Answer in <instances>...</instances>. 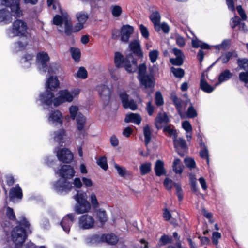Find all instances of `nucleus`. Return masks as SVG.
Masks as SVG:
<instances>
[{
	"mask_svg": "<svg viewBox=\"0 0 248 248\" xmlns=\"http://www.w3.org/2000/svg\"><path fill=\"white\" fill-rule=\"evenodd\" d=\"M163 130L164 132L168 133L169 135L173 137V139L177 137V132L175 129L171 128L169 125L165 126L164 127Z\"/></svg>",
	"mask_w": 248,
	"mask_h": 248,
	"instance_id": "nucleus-52",
	"label": "nucleus"
},
{
	"mask_svg": "<svg viewBox=\"0 0 248 248\" xmlns=\"http://www.w3.org/2000/svg\"><path fill=\"white\" fill-rule=\"evenodd\" d=\"M124 121L126 123H134L139 125L141 123V118L138 114L131 113L126 115Z\"/></svg>",
	"mask_w": 248,
	"mask_h": 248,
	"instance_id": "nucleus-29",
	"label": "nucleus"
},
{
	"mask_svg": "<svg viewBox=\"0 0 248 248\" xmlns=\"http://www.w3.org/2000/svg\"><path fill=\"white\" fill-rule=\"evenodd\" d=\"M112 15L115 17H119L122 12V9L119 5H112L111 7Z\"/></svg>",
	"mask_w": 248,
	"mask_h": 248,
	"instance_id": "nucleus-51",
	"label": "nucleus"
},
{
	"mask_svg": "<svg viewBox=\"0 0 248 248\" xmlns=\"http://www.w3.org/2000/svg\"><path fill=\"white\" fill-rule=\"evenodd\" d=\"M143 134L144 136V142L147 147L152 139V131L148 125H146L143 128Z\"/></svg>",
	"mask_w": 248,
	"mask_h": 248,
	"instance_id": "nucleus-39",
	"label": "nucleus"
},
{
	"mask_svg": "<svg viewBox=\"0 0 248 248\" xmlns=\"http://www.w3.org/2000/svg\"><path fill=\"white\" fill-rule=\"evenodd\" d=\"M96 89L101 99L105 101V103H108L110 98L111 89L105 85H100Z\"/></svg>",
	"mask_w": 248,
	"mask_h": 248,
	"instance_id": "nucleus-16",
	"label": "nucleus"
},
{
	"mask_svg": "<svg viewBox=\"0 0 248 248\" xmlns=\"http://www.w3.org/2000/svg\"><path fill=\"white\" fill-rule=\"evenodd\" d=\"M155 174L158 176H160L165 174V170L164 168V163L160 160L156 161L155 166Z\"/></svg>",
	"mask_w": 248,
	"mask_h": 248,
	"instance_id": "nucleus-36",
	"label": "nucleus"
},
{
	"mask_svg": "<svg viewBox=\"0 0 248 248\" xmlns=\"http://www.w3.org/2000/svg\"><path fill=\"white\" fill-rule=\"evenodd\" d=\"M28 27L27 23L22 20L15 21L12 26L6 30L8 37L13 38L15 37H26Z\"/></svg>",
	"mask_w": 248,
	"mask_h": 248,
	"instance_id": "nucleus-4",
	"label": "nucleus"
},
{
	"mask_svg": "<svg viewBox=\"0 0 248 248\" xmlns=\"http://www.w3.org/2000/svg\"><path fill=\"white\" fill-rule=\"evenodd\" d=\"M17 223L18 225L11 232L12 239L16 244V248H18L22 245L28 233H31V230L30 228V224L24 217L17 221Z\"/></svg>",
	"mask_w": 248,
	"mask_h": 248,
	"instance_id": "nucleus-2",
	"label": "nucleus"
},
{
	"mask_svg": "<svg viewBox=\"0 0 248 248\" xmlns=\"http://www.w3.org/2000/svg\"><path fill=\"white\" fill-rule=\"evenodd\" d=\"M78 23L73 27V32H77L82 29L84 24L88 18V14L84 12H80L76 14Z\"/></svg>",
	"mask_w": 248,
	"mask_h": 248,
	"instance_id": "nucleus-13",
	"label": "nucleus"
},
{
	"mask_svg": "<svg viewBox=\"0 0 248 248\" xmlns=\"http://www.w3.org/2000/svg\"><path fill=\"white\" fill-rule=\"evenodd\" d=\"M80 90L78 88H75L69 91L68 90H62L59 91V96L53 100V104L58 106L64 102H71L74 98L79 95Z\"/></svg>",
	"mask_w": 248,
	"mask_h": 248,
	"instance_id": "nucleus-6",
	"label": "nucleus"
},
{
	"mask_svg": "<svg viewBox=\"0 0 248 248\" xmlns=\"http://www.w3.org/2000/svg\"><path fill=\"white\" fill-rule=\"evenodd\" d=\"M57 156L58 159L65 163H69L73 159V155L68 149L63 148L57 152Z\"/></svg>",
	"mask_w": 248,
	"mask_h": 248,
	"instance_id": "nucleus-14",
	"label": "nucleus"
},
{
	"mask_svg": "<svg viewBox=\"0 0 248 248\" xmlns=\"http://www.w3.org/2000/svg\"><path fill=\"white\" fill-rule=\"evenodd\" d=\"M74 198L77 202V203L74 207V211L76 213L81 214L90 211L91 205L86 199V194L85 193L78 191Z\"/></svg>",
	"mask_w": 248,
	"mask_h": 248,
	"instance_id": "nucleus-7",
	"label": "nucleus"
},
{
	"mask_svg": "<svg viewBox=\"0 0 248 248\" xmlns=\"http://www.w3.org/2000/svg\"><path fill=\"white\" fill-rule=\"evenodd\" d=\"M90 201L91 207L92 206L93 209H96L98 208L100 204L97 200L96 195L95 193L92 192L91 193L89 197Z\"/></svg>",
	"mask_w": 248,
	"mask_h": 248,
	"instance_id": "nucleus-42",
	"label": "nucleus"
},
{
	"mask_svg": "<svg viewBox=\"0 0 248 248\" xmlns=\"http://www.w3.org/2000/svg\"><path fill=\"white\" fill-rule=\"evenodd\" d=\"M149 18L154 25L155 31H159V24L160 23L161 19L159 13L157 11L153 12L150 16Z\"/></svg>",
	"mask_w": 248,
	"mask_h": 248,
	"instance_id": "nucleus-25",
	"label": "nucleus"
},
{
	"mask_svg": "<svg viewBox=\"0 0 248 248\" xmlns=\"http://www.w3.org/2000/svg\"><path fill=\"white\" fill-rule=\"evenodd\" d=\"M48 122L52 124H60L62 123V114L59 110L52 111L48 118Z\"/></svg>",
	"mask_w": 248,
	"mask_h": 248,
	"instance_id": "nucleus-21",
	"label": "nucleus"
},
{
	"mask_svg": "<svg viewBox=\"0 0 248 248\" xmlns=\"http://www.w3.org/2000/svg\"><path fill=\"white\" fill-rule=\"evenodd\" d=\"M140 30L142 36L145 39H148L149 37V32L148 30L147 27H146L143 24H140Z\"/></svg>",
	"mask_w": 248,
	"mask_h": 248,
	"instance_id": "nucleus-56",
	"label": "nucleus"
},
{
	"mask_svg": "<svg viewBox=\"0 0 248 248\" xmlns=\"http://www.w3.org/2000/svg\"><path fill=\"white\" fill-rule=\"evenodd\" d=\"M95 220L93 216L89 214H84L78 218V227L82 230H89L94 228Z\"/></svg>",
	"mask_w": 248,
	"mask_h": 248,
	"instance_id": "nucleus-10",
	"label": "nucleus"
},
{
	"mask_svg": "<svg viewBox=\"0 0 248 248\" xmlns=\"http://www.w3.org/2000/svg\"><path fill=\"white\" fill-rule=\"evenodd\" d=\"M61 176L54 184V188L55 191L60 194H63L67 193L72 187V184L66 179H70L75 174L74 169L70 165H63L57 172Z\"/></svg>",
	"mask_w": 248,
	"mask_h": 248,
	"instance_id": "nucleus-1",
	"label": "nucleus"
},
{
	"mask_svg": "<svg viewBox=\"0 0 248 248\" xmlns=\"http://www.w3.org/2000/svg\"><path fill=\"white\" fill-rule=\"evenodd\" d=\"M134 31V28L129 25H123L121 29V40L127 43Z\"/></svg>",
	"mask_w": 248,
	"mask_h": 248,
	"instance_id": "nucleus-17",
	"label": "nucleus"
},
{
	"mask_svg": "<svg viewBox=\"0 0 248 248\" xmlns=\"http://www.w3.org/2000/svg\"><path fill=\"white\" fill-rule=\"evenodd\" d=\"M76 121L78 127V137L82 138L85 134V124H86V118L81 113H78L77 116Z\"/></svg>",
	"mask_w": 248,
	"mask_h": 248,
	"instance_id": "nucleus-15",
	"label": "nucleus"
},
{
	"mask_svg": "<svg viewBox=\"0 0 248 248\" xmlns=\"http://www.w3.org/2000/svg\"><path fill=\"white\" fill-rule=\"evenodd\" d=\"M232 76V74L230 72V71L229 70H225L224 71L222 72L220 74L218 77V81L219 83H216L215 84V86H217L220 83L229 80L230 78H231Z\"/></svg>",
	"mask_w": 248,
	"mask_h": 248,
	"instance_id": "nucleus-38",
	"label": "nucleus"
},
{
	"mask_svg": "<svg viewBox=\"0 0 248 248\" xmlns=\"http://www.w3.org/2000/svg\"><path fill=\"white\" fill-rule=\"evenodd\" d=\"M240 22V19L239 17L237 16H235L231 19L230 21V25L232 28L234 29L236 27L238 26Z\"/></svg>",
	"mask_w": 248,
	"mask_h": 248,
	"instance_id": "nucleus-61",
	"label": "nucleus"
},
{
	"mask_svg": "<svg viewBox=\"0 0 248 248\" xmlns=\"http://www.w3.org/2000/svg\"><path fill=\"white\" fill-rule=\"evenodd\" d=\"M59 81L56 77H50L49 78L46 84V88L53 91L59 86Z\"/></svg>",
	"mask_w": 248,
	"mask_h": 248,
	"instance_id": "nucleus-26",
	"label": "nucleus"
},
{
	"mask_svg": "<svg viewBox=\"0 0 248 248\" xmlns=\"http://www.w3.org/2000/svg\"><path fill=\"white\" fill-rule=\"evenodd\" d=\"M119 96L124 108H130L132 110H135L137 109L138 106L134 100L130 99L129 95L125 92L120 93Z\"/></svg>",
	"mask_w": 248,
	"mask_h": 248,
	"instance_id": "nucleus-12",
	"label": "nucleus"
},
{
	"mask_svg": "<svg viewBox=\"0 0 248 248\" xmlns=\"http://www.w3.org/2000/svg\"><path fill=\"white\" fill-rule=\"evenodd\" d=\"M151 170V163L146 162L141 164L140 166V170L142 175L148 173Z\"/></svg>",
	"mask_w": 248,
	"mask_h": 248,
	"instance_id": "nucleus-47",
	"label": "nucleus"
},
{
	"mask_svg": "<svg viewBox=\"0 0 248 248\" xmlns=\"http://www.w3.org/2000/svg\"><path fill=\"white\" fill-rule=\"evenodd\" d=\"M79 108L78 106L76 105H72L69 108V113L71 118L74 120L77 117L78 114L79 113Z\"/></svg>",
	"mask_w": 248,
	"mask_h": 248,
	"instance_id": "nucleus-49",
	"label": "nucleus"
},
{
	"mask_svg": "<svg viewBox=\"0 0 248 248\" xmlns=\"http://www.w3.org/2000/svg\"><path fill=\"white\" fill-rule=\"evenodd\" d=\"M187 115L188 117L193 118L197 116V113L196 110L194 109L192 105H191L187 109Z\"/></svg>",
	"mask_w": 248,
	"mask_h": 248,
	"instance_id": "nucleus-59",
	"label": "nucleus"
},
{
	"mask_svg": "<svg viewBox=\"0 0 248 248\" xmlns=\"http://www.w3.org/2000/svg\"><path fill=\"white\" fill-rule=\"evenodd\" d=\"M115 65L117 67H124L125 70L128 73H133L137 70L138 65L137 61L132 59L131 62L128 58L124 59L120 52H116L114 57Z\"/></svg>",
	"mask_w": 248,
	"mask_h": 248,
	"instance_id": "nucleus-5",
	"label": "nucleus"
},
{
	"mask_svg": "<svg viewBox=\"0 0 248 248\" xmlns=\"http://www.w3.org/2000/svg\"><path fill=\"white\" fill-rule=\"evenodd\" d=\"M176 43L180 47H183L185 45V41L184 38L181 36L176 34L175 35Z\"/></svg>",
	"mask_w": 248,
	"mask_h": 248,
	"instance_id": "nucleus-60",
	"label": "nucleus"
},
{
	"mask_svg": "<svg viewBox=\"0 0 248 248\" xmlns=\"http://www.w3.org/2000/svg\"><path fill=\"white\" fill-rule=\"evenodd\" d=\"M96 217L102 225L105 224L108 220V216L106 211L102 209H99L96 211Z\"/></svg>",
	"mask_w": 248,
	"mask_h": 248,
	"instance_id": "nucleus-35",
	"label": "nucleus"
},
{
	"mask_svg": "<svg viewBox=\"0 0 248 248\" xmlns=\"http://www.w3.org/2000/svg\"><path fill=\"white\" fill-rule=\"evenodd\" d=\"M189 182L191 185V187L192 190L194 191L195 192H196L198 190V188L197 186V179L196 176L195 174L193 173H190L189 174Z\"/></svg>",
	"mask_w": 248,
	"mask_h": 248,
	"instance_id": "nucleus-45",
	"label": "nucleus"
},
{
	"mask_svg": "<svg viewBox=\"0 0 248 248\" xmlns=\"http://www.w3.org/2000/svg\"><path fill=\"white\" fill-rule=\"evenodd\" d=\"M77 76L80 78L85 79L87 77V71L85 68L81 67L79 68Z\"/></svg>",
	"mask_w": 248,
	"mask_h": 248,
	"instance_id": "nucleus-55",
	"label": "nucleus"
},
{
	"mask_svg": "<svg viewBox=\"0 0 248 248\" xmlns=\"http://www.w3.org/2000/svg\"><path fill=\"white\" fill-rule=\"evenodd\" d=\"M173 142L176 148H180L182 149H186V141L182 138H174L173 139Z\"/></svg>",
	"mask_w": 248,
	"mask_h": 248,
	"instance_id": "nucleus-43",
	"label": "nucleus"
},
{
	"mask_svg": "<svg viewBox=\"0 0 248 248\" xmlns=\"http://www.w3.org/2000/svg\"><path fill=\"white\" fill-rule=\"evenodd\" d=\"M49 60L48 54L44 52L39 53L36 56V65L39 72L44 73L46 72L47 62Z\"/></svg>",
	"mask_w": 248,
	"mask_h": 248,
	"instance_id": "nucleus-11",
	"label": "nucleus"
},
{
	"mask_svg": "<svg viewBox=\"0 0 248 248\" xmlns=\"http://www.w3.org/2000/svg\"><path fill=\"white\" fill-rule=\"evenodd\" d=\"M13 4L11 7L12 9H15V14L17 16H20L22 15V12L19 8V0H7Z\"/></svg>",
	"mask_w": 248,
	"mask_h": 248,
	"instance_id": "nucleus-44",
	"label": "nucleus"
},
{
	"mask_svg": "<svg viewBox=\"0 0 248 248\" xmlns=\"http://www.w3.org/2000/svg\"><path fill=\"white\" fill-rule=\"evenodd\" d=\"M232 57H237L235 52H227L222 54L217 60V61H221L222 63H226Z\"/></svg>",
	"mask_w": 248,
	"mask_h": 248,
	"instance_id": "nucleus-37",
	"label": "nucleus"
},
{
	"mask_svg": "<svg viewBox=\"0 0 248 248\" xmlns=\"http://www.w3.org/2000/svg\"><path fill=\"white\" fill-rule=\"evenodd\" d=\"M198 139L199 141L200 145L202 148L200 152V156L202 158L206 159L207 163L208 164L209 163V158L208 149L205 144L203 142L202 137L200 134L198 135Z\"/></svg>",
	"mask_w": 248,
	"mask_h": 248,
	"instance_id": "nucleus-24",
	"label": "nucleus"
},
{
	"mask_svg": "<svg viewBox=\"0 0 248 248\" xmlns=\"http://www.w3.org/2000/svg\"><path fill=\"white\" fill-rule=\"evenodd\" d=\"M62 16L56 15L53 20V24L56 25H61L64 22L65 26V33L67 35H70L73 32V27L71 23V19L67 13H62Z\"/></svg>",
	"mask_w": 248,
	"mask_h": 248,
	"instance_id": "nucleus-9",
	"label": "nucleus"
},
{
	"mask_svg": "<svg viewBox=\"0 0 248 248\" xmlns=\"http://www.w3.org/2000/svg\"><path fill=\"white\" fill-rule=\"evenodd\" d=\"M173 170L177 174H180L183 172V165L179 159H175L173 163Z\"/></svg>",
	"mask_w": 248,
	"mask_h": 248,
	"instance_id": "nucleus-40",
	"label": "nucleus"
},
{
	"mask_svg": "<svg viewBox=\"0 0 248 248\" xmlns=\"http://www.w3.org/2000/svg\"><path fill=\"white\" fill-rule=\"evenodd\" d=\"M239 79L241 81L248 83V72H242L239 74Z\"/></svg>",
	"mask_w": 248,
	"mask_h": 248,
	"instance_id": "nucleus-62",
	"label": "nucleus"
},
{
	"mask_svg": "<svg viewBox=\"0 0 248 248\" xmlns=\"http://www.w3.org/2000/svg\"><path fill=\"white\" fill-rule=\"evenodd\" d=\"M1 4L5 5L7 8L0 9V23L7 24L12 21V16L18 17L16 16L15 9H12L13 4L7 0H2Z\"/></svg>",
	"mask_w": 248,
	"mask_h": 248,
	"instance_id": "nucleus-8",
	"label": "nucleus"
},
{
	"mask_svg": "<svg viewBox=\"0 0 248 248\" xmlns=\"http://www.w3.org/2000/svg\"><path fill=\"white\" fill-rule=\"evenodd\" d=\"M121 67H117L116 65H109L108 70L111 78L115 81L118 80L120 78L119 68Z\"/></svg>",
	"mask_w": 248,
	"mask_h": 248,
	"instance_id": "nucleus-32",
	"label": "nucleus"
},
{
	"mask_svg": "<svg viewBox=\"0 0 248 248\" xmlns=\"http://www.w3.org/2000/svg\"><path fill=\"white\" fill-rule=\"evenodd\" d=\"M53 97L54 94L46 89L45 93L40 95V100L43 104L49 105L52 104Z\"/></svg>",
	"mask_w": 248,
	"mask_h": 248,
	"instance_id": "nucleus-22",
	"label": "nucleus"
},
{
	"mask_svg": "<svg viewBox=\"0 0 248 248\" xmlns=\"http://www.w3.org/2000/svg\"><path fill=\"white\" fill-rule=\"evenodd\" d=\"M64 135L65 131L63 129H60L54 132L53 134L54 141L59 144L63 143Z\"/></svg>",
	"mask_w": 248,
	"mask_h": 248,
	"instance_id": "nucleus-31",
	"label": "nucleus"
},
{
	"mask_svg": "<svg viewBox=\"0 0 248 248\" xmlns=\"http://www.w3.org/2000/svg\"><path fill=\"white\" fill-rule=\"evenodd\" d=\"M170 99L172 101L179 113H181L183 108V105L185 103L184 101L178 98L175 93H171Z\"/></svg>",
	"mask_w": 248,
	"mask_h": 248,
	"instance_id": "nucleus-27",
	"label": "nucleus"
},
{
	"mask_svg": "<svg viewBox=\"0 0 248 248\" xmlns=\"http://www.w3.org/2000/svg\"><path fill=\"white\" fill-rule=\"evenodd\" d=\"M204 78V76L202 75L200 81V87L204 92L211 93L214 91L215 88L209 85Z\"/></svg>",
	"mask_w": 248,
	"mask_h": 248,
	"instance_id": "nucleus-34",
	"label": "nucleus"
},
{
	"mask_svg": "<svg viewBox=\"0 0 248 248\" xmlns=\"http://www.w3.org/2000/svg\"><path fill=\"white\" fill-rule=\"evenodd\" d=\"M34 55L32 54H26L21 59L22 66L25 68L30 67L33 61Z\"/></svg>",
	"mask_w": 248,
	"mask_h": 248,
	"instance_id": "nucleus-30",
	"label": "nucleus"
},
{
	"mask_svg": "<svg viewBox=\"0 0 248 248\" xmlns=\"http://www.w3.org/2000/svg\"><path fill=\"white\" fill-rule=\"evenodd\" d=\"M138 78L140 83V86L144 90L150 89L151 93L154 91L155 84V79L152 74H146L147 67L144 63L140 64L138 67Z\"/></svg>",
	"mask_w": 248,
	"mask_h": 248,
	"instance_id": "nucleus-3",
	"label": "nucleus"
},
{
	"mask_svg": "<svg viewBox=\"0 0 248 248\" xmlns=\"http://www.w3.org/2000/svg\"><path fill=\"white\" fill-rule=\"evenodd\" d=\"M159 55V52L157 50L151 51L149 54L150 60L152 63H154L157 60Z\"/></svg>",
	"mask_w": 248,
	"mask_h": 248,
	"instance_id": "nucleus-57",
	"label": "nucleus"
},
{
	"mask_svg": "<svg viewBox=\"0 0 248 248\" xmlns=\"http://www.w3.org/2000/svg\"><path fill=\"white\" fill-rule=\"evenodd\" d=\"M186 165L190 169L195 168L196 163L194 160L191 158H186L184 160Z\"/></svg>",
	"mask_w": 248,
	"mask_h": 248,
	"instance_id": "nucleus-58",
	"label": "nucleus"
},
{
	"mask_svg": "<svg viewBox=\"0 0 248 248\" xmlns=\"http://www.w3.org/2000/svg\"><path fill=\"white\" fill-rule=\"evenodd\" d=\"M97 164L102 169L106 170L108 168L107 159L105 157H101L97 160Z\"/></svg>",
	"mask_w": 248,
	"mask_h": 248,
	"instance_id": "nucleus-53",
	"label": "nucleus"
},
{
	"mask_svg": "<svg viewBox=\"0 0 248 248\" xmlns=\"http://www.w3.org/2000/svg\"><path fill=\"white\" fill-rule=\"evenodd\" d=\"M173 53L176 56V58H171L170 62L173 65L180 66L183 64L184 55L183 52L176 48H174L172 50Z\"/></svg>",
	"mask_w": 248,
	"mask_h": 248,
	"instance_id": "nucleus-20",
	"label": "nucleus"
},
{
	"mask_svg": "<svg viewBox=\"0 0 248 248\" xmlns=\"http://www.w3.org/2000/svg\"><path fill=\"white\" fill-rule=\"evenodd\" d=\"M29 40L26 37H24L22 40H19L15 44V47L17 51L24 49L28 45Z\"/></svg>",
	"mask_w": 248,
	"mask_h": 248,
	"instance_id": "nucleus-41",
	"label": "nucleus"
},
{
	"mask_svg": "<svg viewBox=\"0 0 248 248\" xmlns=\"http://www.w3.org/2000/svg\"><path fill=\"white\" fill-rule=\"evenodd\" d=\"M237 63L241 69L248 72V59L239 58L237 59Z\"/></svg>",
	"mask_w": 248,
	"mask_h": 248,
	"instance_id": "nucleus-46",
	"label": "nucleus"
},
{
	"mask_svg": "<svg viewBox=\"0 0 248 248\" xmlns=\"http://www.w3.org/2000/svg\"><path fill=\"white\" fill-rule=\"evenodd\" d=\"M70 52L73 59L76 61H78L80 57V51L78 48L71 47Z\"/></svg>",
	"mask_w": 248,
	"mask_h": 248,
	"instance_id": "nucleus-50",
	"label": "nucleus"
},
{
	"mask_svg": "<svg viewBox=\"0 0 248 248\" xmlns=\"http://www.w3.org/2000/svg\"><path fill=\"white\" fill-rule=\"evenodd\" d=\"M102 239L107 243L112 245H115L118 241V237L113 233L104 234Z\"/></svg>",
	"mask_w": 248,
	"mask_h": 248,
	"instance_id": "nucleus-33",
	"label": "nucleus"
},
{
	"mask_svg": "<svg viewBox=\"0 0 248 248\" xmlns=\"http://www.w3.org/2000/svg\"><path fill=\"white\" fill-rule=\"evenodd\" d=\"M171 71L174 76L177 78H181L184 76L185 72L182 68L172 67L171 68Z\"/></svg>",
	"mask_w": 248,
	"mask_h": 248,
	"instance_id": "nucleus-48",
	"label": "nucleus"
},
{
	"mask_svg": "<svg viewBox=\"0 0 248 248\" xmlns=\"http://www.w3.org/2000/svg\"><path fill=\"white\" fill-rule=\"evenodd\" d=\"M75 219V216L73 213L69 214L63 218L61 222V225L65 232H69Z\"/></svg>",
	"mask_w": 248,
	"mask_h": 248,
	"instance_id": "nucleus-18",
	"label": "nucleus"
},
{
	"mask_svg": "<svg viewBox=\"0 0 248 248\" xmlns=\"http://www.w3.org/2000/svg\"><path fill=\"white\" fill-rule=\"evenodd\" d=\"M6 215L8 217L12 220L16 219V215L13 211V209L9 207H8L6 209Z\"/></svg>",
	"mask_w": 248,
	"mask_h": 248,
	"instance_id": "nucleus-64",
	"label": "nucleus"
},
{
	"mask_svg": "<svg viewBox=\"0 0 248 248\" xmlns=\"http://www.w3.org/2000/svg\"><path fill=\"white\" fill-rule=\"evenodd\" d=\"M114 167L116 169L118 174L122 177H124L126 172V170L124 168L119 166L116 163L114 164Z\"/></svg>",
	"mask_w": 248,
	"mask_h": 248,
	"instance_id": "nucleus-63",
	"label": "nucleus"
},
{
	"mask_svg": "<svg viewBox=\"0 0 248 248\" xmlns=\"http://www.w3.org/2000/svg\"><path fill=\"white\" fill-rule=\"evenodd\" d=\"M170 121L169 118L166 113H159L155 119V124L158 129L162 128Z\"/></svg>",
	"mask_w": 248,
	"mask_h": 248,
	"instance_id": "nucleus-19",
	"label": "nucleus"
},
{
	"mask_svg": "<svg viewBox=\"0 0 248 248\" xmlns=\"http://www.w3.org/2000/svg\"><path fill=\"white\" fill-rule=\"evenodd\" d=\"M9 197L11 200L15 198L21 199L22 197V189L18 185L15 187L12 188L9 192Z\"/></svg>",
	"mask_w": 248,
	"mask_h": 248,
	"instance_id": "nucleus-28",
	"label": "nucleus"
},
{
	"mask_svg": "<svg viewBox=\"0 0 248 248\" xmlns=\"http://www.w3.org/2000/svg\"><path fill=\"white\" fill-rule=\"evenodd\" d=\"M155 102L157 106H161L164 104L162 95L160 92H156L155 94Z\"/></svg>",
	"mask_w": 248,
	"mask_h": 248,
	"instance_id": "nucleus-54",
	"label": "nucleus"
},
{
	"mask_svg": "<svg viewBox=\"0 0 248 248\" xmlns=\"http://www.w3.org/2000/svg\"><path fill=\"white\" fill-rule=\"evenodd\" d=\"M129 47L131 50L136 55L142 57L143 55L140 48V45L139 40H135L129 44Z\"/></svg>",
	"mask_w": 248,
	"mask_h": 248,
	"instance_id": "nucleus-23",
	"label": "nucleus"
}]
</instances>
